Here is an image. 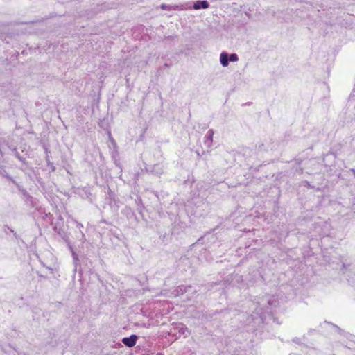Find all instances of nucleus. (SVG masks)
Wrapping results in <instances>:
<instances>
[{"mask_svg": "<svg viewBox=\"0 0 355 355\" xmlns=\"http://www.w3.org/2000/svg\"><path fill=\"white\" fill-rule=\"evenodd\" d=\"M320 326L322 328L327 329L331 331L337 332L338 334H341L343 331V330L338 326L327 321L323 322Z\"/></svg>", "mask_w": 355, "mask_h": 355, "instance_id": "nucleus-3", "label": "nucleus"}, {"mask_svg": "<svg viewBox=\"0 0 355 355\" xmlns=\"http://www.w3.org/2000/svg\"><path fill=\"white\" fill-rule=\"evenodd\" d=\"M293 341L297 342V338L293 339Z\"/></svg>", "mask_w": 355, "mask_h": 355, "instance_id": "nucleus-18", "label": "nucleus"}, {"mask_svg": "<svg viewBox=\"0 0 355 355\" xmlns=\"http://www.w3.org/2000/svg\"><path fill=\"white\" fill-rule=\"evenodd\" d=\"M209 8V3L207 1H197L193 5V8L194 10H200V9H207Z\"/></svg>", "mask_w": 355, "mask_h": 355, "instance_id": "nucleus-6", "label": "nucleus"}, {"mask_svg": "<svg viewBox=\"0 0 355 355\" xmlns=\"http://www.w3.org/2000/svg\"><path fill=\"white\" fill-rule=\"evenodd\" d=\"M177 328L178 329L179 332L184 337H187L190 334L188 328L183 324H179Z\"/></svg>", "mask_w": 355, "mask_h": 355, "instance_id": "nucleus-8", "label": "nucleus"}, {"mask_svg": "<svg viewBox=\"0 0 355 355\" xmlns=\"http://www.w3.org/2000/svg\"><path fill=\"white\" fill-rule=\"evenodd\" d=\"M137 336L132 334L129 337H125L122 339V343L128 347H132L135 345L137 340Z\"/></svg>", "mask_w": 355, "mask_h": 355, "instance_id": "nucleus-4", "label": "nucleus"}, {"mask_svg": "<svg viewBox=\"0 0 355 355\" xmlns=\"http://www.w3.org/2000/svg\"><path fill=\"white\" fill-rule=\"evenodd\" d=\"M331 170H332L331 168L329 167V170H327L326 172L328 173L330 175H333V174L331 173Z\"/></svg>", "mask_w": 355, "mask_h": 355, "instance_id": "nucleus-14", "label": "nucleus"}, {"mask_svg": "<svg viewBox=\"0 0 355 355\" xmlns=\"http://www.w3.org/2000/svg\"><path fill=\"white\" fill-rule=\"evenodd\" d=\"M293 341L297 342V338L293 339Z\"/></svg>", "mask_w": 355, "mask_h": 355, "instance_id": "nucleus-19", "label": "nucleus"}, {"mask_svg": "<svg viewBox=\"0 0 355 355\" xmlns=\"http://www.w3.org/2000/svg\"><path fill=\"white\" fill-rule=\"evenodd\" d=\"M151 172L155 175L162 174L164 173L163 166L159 164H155L152 168Z\"/></svg>", "mask_w": 355, "mask_h": 355, "instance_id": "nucleus-9", "label": "nucleus"}, {"mask_svg": "<svg viewBox=\"0 0 355 355\" xmlns=\"http://www.w3.org/2000/svg\"><path fill=\"white\" fill-rule=\"evenodd\" d=\"M160 8L162 10H184L191 9V7L189 3L180 4V5H168L166 3H162L160 5Z\"/></svg>", "mask_w": 355, "mask_h": 355, "instance_id": "nucleus-2", "label": "nucleus"}, {"mask_svg": "<svg viewBox=\"0 0 355 355\" xmlns=\"http://www.w3.org/2000/svg\"><path fill=\"white\" fill-rule=\"evenodd\" d=\"M69 248L71 252V254H72V257H73V263H74V265H75V270H76V266L78 265V254L75 252V251L73 250V248L71 245H69Z\"/></svg>", "mask_w": 355, "mask_h": 355, "instance_id": "nucleus-10", "label": "nucleus"}, {"mask_svg": "<svg viewBox=\"0 0 355 355\" xmlns=\"http://www.w3.org/2000/svg\"><path fill=\"white\" fill-rule=\"evenodd\" d=\"M230 62H236L239 60V57L236 53H231L229 55Z\"/></svg>", "mask_w": 355, "mask_h": 355, "instance_id": "nucleus-12", "label": "nucleus"}, {"mask_svg": "<svg viewBox=\"0 0 355 355\" xmlns=\"http://www.w3.org/2000/svg\"><path fill=\"white\" fill-rule=\"evenodd\" d=\"M214 134V131L212 129H210L208 130V132H207L206 135L204 137V144L208 148H211L212 146Z\"/></svg>", "mask_w": 355, "mask_h": 355, "instance_id": "nucleus-5", "label": "nucleus"}, {"mask_svg": "<svg viewBox=\"0 0 355 355\" xmlns=\"http://www.w3.org/2000/svg\"><path fill=\"white\" fill-rule=\"evenodd\" d=\"M293 341L297 342V338L293 339Z\"/></svg>", "mask_w": 355, "mask_h": 355, "instance_id": "nucleus-17", "label": "nucleus"}, {"mask_svg": "<svg viewBox=\"0 0 355 355\" xmlns=\"http://www.w3.org/2000/svg\"><path fill=\"white\" fill-rule=\"evenodd\" d=\"M15 155L16 157L21 161V162H24V159H23L21 156H19V153L15 149Z\"/></svg>", "mask_w": 355, "mask_h": 355, "instance_id": "nucleus-13", "label": "nucleus"}, {"mask_svg": "<svg viewBox=\"0 0 355 355\" xmlns=\"http://www.w3.org/2000/svg\"><path fill=\"white\" fill-rule=\"evenodd\" d=\"M220 62L223 67H227L230 62L229 54L223 51L220 55Z\"/></svg>", "mask_w": 355, "mask_h": 355, "instance_id": "nucleus-7", "label": "nucleus"}, {"mask_svg": "<svg viewBox=\"0 0 355 355\" xmlns=\"http://www.w3.org/2000/svg\"><path fill=\"white\" fill-rule=\"evenodd\" d=\"M190 288V286H189ZM188 287L184 285L179 286L177 289L175 291L176 292V295H182L186 292H187Z\"/></svg>", "mask_w": 355, "mask_h": 355, "instance_id": "nucleus-11", "label": "nucleus"}, {"mask_svg": "<svg viewBox=\"0 0 355 355\" xmlns=\"http://www.w3.org/2000/svg\"><path fill=\"white\" fill-rule=\"evenodd\" d=\"M78 227H83V225H81V224L78 223Z\"/></svg>", "mask_w": 355, "mask_h": 355, "instance_id": "nucleus-16", "label": "nucleus"}, {"mask_svg": "<svg viewBox=\"0 0 355 355\" xmlns=\"http://www.w3.org/2000/svg\"><path fill=\"white\" fill-rule=\"evenodd\" d=\"M277 301L274 297L268 295L264 296L257 302H252L251 306L254 309L252 314V320H259L263 321L264 313L268 312V309L272 306H276Z\"/></svg>", "mask_w": 355, "mask_h": 355, "instance_id": "nucleus-1", "label": "nucleus"}, {"mask_svg": "<svg viewBox=\"0 0 355 355\" xmlns=\"http://www.w3.org/2000/svg\"><path fill=\"white\" fill-rule=\"evenodd\" d=\"M351 171L353 173V174L355 176V169H351Z\"/></svg>", "mask_w": 355, "mask_h": 355, "instance_id": "nucleus-15", "label": "nucleus"}]
</instances>
